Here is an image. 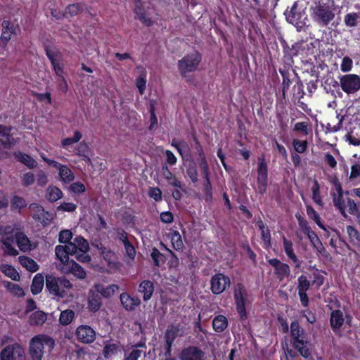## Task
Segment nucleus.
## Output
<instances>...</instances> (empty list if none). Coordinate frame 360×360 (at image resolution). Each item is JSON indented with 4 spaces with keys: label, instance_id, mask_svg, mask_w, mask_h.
<instances>
[{
    "label": "nucleus",
    "instance_id": "nucleus-26",
    "mask_svg": "<svg viewBox=\"0 0 360 360\" xmlns=\"http://www.w3.org/2000/svg\"><path fill=\"white\" fill-rule=\"evenodd\" d=\"M69 243L71 247V252H73L74 255L77 253V251L88 252L89 250V243L82 236H77L74 240V243Z\"/></svg>",
    "mask_w": 360,
    "mask_h": 360
},
{
    "label": "nucleus",
    "instance_id": "nucleus-61",
    "mask_svg": "<svg viewBox=\"0 0 360 360\" xmlns=\"http://www.w3.org/2000/svg\"><path fill=\"white\" fill-rule=\"evenodd\" d=\"M32 96L36 98L39 102L46 101L49 104L52 103L51 95L49 92L44 94L33 92Z\"/></svg>",
    "mask_w": 360,
    "mask_h": 360
},
{
    "label": "nucleus",
    "instance_id": "nucleus-21",
    "mask_svg": "<svg viewBox=\"0 0 360 360\" xmlns=\"http://www.w3.org/2000/svg\"><path fill=\"white\" fill-rule=\"evenodd\" d=\"M29 207L34 212L32 215V217L34 220L40 222L44 226L49 224L50 220L46 217L49 212H45L44 207L41 205L34 202L31 203Z\"/></svg>",
    "mask_w": 360,
    "mask_h": 360
},
{
    "label": "nucleus",
    "instance_id": "nucleus-14",
    "mask_svg": "<svg viewBox=\"0 0 360 360\" xmlns=\"http://www.w3.org/2000/svg\"><path fill=\"white\" fill-rule=\"evenodd\" d=\"M76 336L79 342L90 344L96 340V332L89 326L81 325L76 330Z\"/></svg>",
    "mask_w": 360,
    "mask_h": 360
},
{
    "label": "nucleus",
    "instance_id": "nucleus-5",
    "mask_svg": "<svg viewBox=\"0 0 360 360\" xmlns=\"http://www.w3.org/2000/svg\"><path fill=\"white\" fill-rule=\"evenodd\" d=\"M202 58V54L198 51H194L184 56L178 61L177 64L181 75L183 77H186L188 73L196 71Z\"/></svg>",
    "mask_w": 360,
    "mask_h": 360
},
{
    "label": "nucleus",
    "instance_id": "nucleus-58",
    "mask_svg": "<svg viewBox=\"0 0 360 360\" xmlns=\"http://www.w3.org/2000/svg\"><path fill=\"white\" fill-rule=\"evenodd\" d=\"M353 68L352 59L349 56H345L340 64V70L343 72H348L352 70Z\"/></svg>",
    "mask_w": 360,
    "mask_h": 360
},
{
    "label": "nucleus",
    "instance_id": "nucleus-6",
    "mask_svg": "<svg viewBox=\"0 0 360 360\" xmlns=\"http://www.w3.org/2000/svg\"><path fill=\"white\" fill-rule=\"evenodd\" d=\"M268 187V164L264 155L257 157V192L261 195L266 193Z\"/></svg>",
    "mask_w": 360,
    "mask_h": 360
},
{
    "label": "nucleus",
    "instance_id": "nucleus-27",
    "mask_svg": "<svg viewBox=\"0 0 360 360\" xmlns=\"http://www.w3.org/2000/svg\"><path fill=\"white\" fill-rule=\"evenodd\" d=\"M53 167L58 170L59 176L63 183L69 184L74 180L75 175L67 165H61L58 162V165Z\"/></svg>",
    "mask_w": 360,
    "mask_h": 360
},
{
    "label": "nucleus",
    "instance_id": "nucleus-53",
    "mask_svg": "<svg viewBox=\"0 0 360 360\" xmlns=\"http://www.w3.org/2000/svg\"><path fill=\"white\" fill-rule=\"evenodd\" d=\"M118 346L115 343H109L104 346L103 349V355L108 359L115 354L117 352Z\"/></svg>",
    "mask_w": 360,
    "mask_h": 360
},
{
    "label": "nucleus",
    "instance_id": "nucleus-9",
    "mask_svg": "<svg viewBox=\"0 0 360 360\" xmlns=\"http://www.w3.org/2000/svg\"><path fill=\"white\" fill-rule=\"evenodd\" d=\"M300 1H295L290 9H287L284 12L288 22L296 26H299V24L302 22V19L305 15V12L300 6Z\"/></svg>",
    "mask_w": 360,
    "mask_h": 360
},
{
    "label": "nucleus",
    "instance_id": "nucleus-60",
    "mask_svg": "<svg viewBox=\"0 0 360 360\" xmlns=\"http://www.w3.org/2000/svg\"><path fill=\"white\" fill-rule=\"evenodd\" d=\"M347 232L352 242L360 241L359 233L355 227L351 225L347 226Z\"/></svg>",
    "mask_w": 360,
    "mask_h": 360
},
{
    "label": "nucleus",
    "instance_id": "nucleus-45",
    "mask_svg": "<svg viewBox=\"0 0 360 360\" xmlns=\"http://www.w3.org/2000/svg\"><path fill=\"white\" fill-rule=\"evenodd\" d=\"M311 191L312 199L316 205L322 207L323 205V202L320 193V185L317 180H314L313 186L311 187Z\"/></svg>",
    "mask_w": 360,
    "mask_h": 360
},
{
    "label": "nucleus",
    "instance_id": "nucleus-31",
    "mask_svg": "<svg viewBox=\"0 0 360 360\" xmlns=\"http://www.w3.org/2000/svg\"><path fill=\"white\" fill-rule=\"evenodd\" d=\"M44 282V278L42 274H37L34 276L31 285V292L34 295H38L42 291Z\"/></svg>",
    "mask_w": 360,
    "mask_h": 360
},
{
    "label": "nucleus",
    "instance_id": "nucleus-64",
    "mask_svg": "<svg viewBox=\"0 0 360 360\" xmlns=\"http://www.w3.org/2000/svg\"><path fill=\"white\" fill-rule=\"evenodd\" d=\"M35 176L32 172H26L22 177V184L24 186H30L34 183Z\"/></svg>",
    "mask_w": 360,
    "mask_h": 360
},
{
    "label": "nucleus",
    "instance_id": "nucleus-41",
    "mask_svg": "<svg viewBox=\"0 0 360 360\" xmlns=\"http://www.w3.org/2000/svg\"><path fill=\"white\" fill-rule=\"evenodd\" d=\"M82 138V134L79 131L76 130L74 131L72 137H68L62 139L61 147L64 149H68L69 146L79 142Z\"/></svg>",
    "mask_w": 360,
    "mask_h": 360
},
{
    "label": "nucleus",
    "instance_id": "nucleus-17",
    "mask_svg": "<svg viewBox=\"0 0 360 360\" xmlns=\"http://www.w3.org/2000/svg\"><path fill=\"white\" fill-rule=\"evenodd\" d=\"M120 300L122 307L127 311H133L139 307L141 301L137 296H131L127 292H122L120 295Z\"/></svg>",
    "mask_w": 360,
    "mask_h": 360
},
{
    "label": "nucleus",
    "instance_id": "nucleus-49",
    "mask_svg": "<svg viewBox=\"0 0 360 360\" xmlns=\"http://www.w3.org/2000/svg\"><path fill=\"white\" fill-rule=\"evenodd\" d=\"M26 206V201L22 197L13 195L11 198V207L13 211L25 208Z\"/></svg>",
    "mask_w": 360,
    "mask_h": 360
},
{
    "label": "nucleus",
    "instance_id": "nucleus-24",
    "mask_svg": "<svg viewBox=\"0 0 360 360\" xmlns=\"http://www.w3.org/2000/svg\"><path fill=\"white\" fill-rule=\"evenodd\" d=\"M94 288L96 290L102 297L108 299L114 295L115 292L119 290V286L117 284L105 286L101 283H96L94 285Z\"/></svg>",
    "mask_w": 360,
    "mask_h": 360
},
{
    "label": "nucleus",
    "instance_id": "nucleus-20",
    "mask_svg": "<svg viewBox=\"0 0 360 360\" xmlns=\"http://www.w3.org/2000/svg\"><path fill=\"white\" fill-rule=\"evenodd\" d=\"M70 243L65 245H56L55 248L56 256L58 260L63 264V266L69 264L70 255H74L73 252H71Z\"/></svg>",
    "mask_w": 360,
    "mask_h": 360
},
{
    "label": "nucleus",
    "instance_id": "nucleus-62",
    "mask_svg": "<svg viewBox=\"0 0 360 360\" xmlns=\"http://www.w3.org/2000/svg\"><path fill=\"white\" fill-rule=\"evenodd\" d=\"M77 207V205L73 202H63L57 207V210L72 212L76 210Z\"/></svg>",
    "mask_w": 360,
    "mask_h": 360
},
{
    "label": "nucleus",
    "instance_id": "nucleus-13",
    "mask_svg": "<svg viewBox=\"0 0 360 360\" xmlns=\"http://www.w3.org/2000/svg\"><path fill=\"white\" fill-rule=\"evenodd\" d=\"M180 360H205V353L198 347L189 345L182 349Z\"/></svg>",
    "mask_w": 360,
    "mask_h": 360
},
{
    "label": "nucleus",
    "instance_id": "nucleus-32",
    "mask_svg": "<svg viewBox=\"0 0 360 360\" xmlns=\"http://www.w3.org/2000/svg\"><path fill=\"white\" fill-rule=\"evenodd\" d=\"M228 326L227 318L224 315L216 316L212 321V327L214 331L221 333Z\"/></svg>",
    "mask_w": 360,
    "mask_h": 360
},
{
    "label": "nucleus",
    "instance_id": "nucleus-56",
    "mask_svg": "<svg viewBox=\"0 0 360 360\" xmlns=\"http://www.w3.org/2000/svg\"><path fill=\"white\" fill-rule=\"evenodd\" d=\"M261 238L264 243V248L267 249L271 245V232L269 227L261 231Z\"/></svg>",
    "mask_w": 360,
    "mask_h": 360
},
{
    "label": "nucleus",
    "instance_id": "nucleus-8",
    "mask_svg": "<svg viewBox=\"0 0 360 360\" xmlns=\"http://www.w3.org/2000/svg\"><path fill=\"white\" fill-rule=\"evenodd\" d=\"M340 86L347 94H354L360 90V77L356 74H346L340 77Z\"/></svg>",
    "mask_w": 360,
    "mask_h": 360
},
{
    "label": "nucleus",
    "instance_id": "nucleus-40",
    "mask_svg": "<svg viewBox=\"0 0 360 360\" xmlns=\"http://www.w3.org/2000/svg\"><path fill=\"white\" fill-rule=\"evenodd\" d=\"M279 72L282 76V96L283 98H285L286 92L289 89L290 86L292 84L291 79L290 78V72L287 70L279 69Z\"/></svg>",
    "mask_w": 360,
    "mask_h": 360
},
{
    "label": "nucleus",
    "instance_id": "nucleus-11",
    "mask_svg": "<svg viewBox=\"0 0 360 360\" xmlns=\"http://www.w3.org/2000/svg\"><path fill=\"white\" fill-rule=\"evenodd\" d=\"M211 290L214 295H220L231 285L230 278L224 274L214 275L210 281Z\"/></svg>",
    "mask_w": 360,
    "mask_h": 360
},
{
    "label": "nucleus",
    "instance_id": "nucleus-22",
    "mask_svg": "<svg viewBox=\"0 0 360 360\" xmlns=\"http://www.w3.org/2000/svg\"><path fill=\"white\" fill-rule=\"evenodd\" d=\"M102 305V297L95 288L91 289L88 295V308L91 312L98 311Z\"/></svg>",
    "mask_w": 360,
    "mask_h": 360
},
{
    "label": "nucleus",
    "instance_id": "nucleus-47",
    "mask_svg": "<svg viewBox=\"0 0 360 360\" xmlns=\"http://www.w3.org/2000/svg\"><path fill=\"white\" fill-rule=\"evenodd\" d=\"M311 285V282L309 280L308 277L306 275L302 274L297 278V291H304L307 292L310 286Z\"/></svg>",
    "mask_w": 360,
    "mask_h": 360
},
{
    "label": "nucleus",
    "instance_id": "nucleus-51",
    "mask_svg": "<svg viewBox=\"0 0 360 360\" xmlns=\"http://www.w3.org/2000/svg\"><path fill=\"white\" fill-rule=\"evenodd\" d=\"M83 11V4L82 3H75L68 5L65 8V14L70 16H75Z\"/></svg>",
    "mask_w": 360,
    "mask_h": 360
},
{
    "label": "nucleus",
    "instance_id": "nucleus-48",
    "mask_svg": "<svg viewBox=\"0 0 360 360\" xmlns=\"http://www.w3.org/2000/svg\"><path fill=\"white\" fill-rule=\"evenodd\" d=\"M171 242L172 247L176 251H182L184 248V243L181 236L179 231H175L172 233Z\"/></svg>",
    "mask_w": 360,
    "mask_h": 360
},
{
    "label": "nucleus",
    "instance_id": "nucleus-36",
    "mask_svg": "<svg viewBox=\"0 0 360 360\" xmlns=\"http://www.w3.org/2000/svg\"><path fill=\"white\" fill-rule=\"evenodd\" d=\"M1 271L13 281H19L20 276L17 270L10 264H1L0 266Z\"/></svg>",
    "mask_w": 360,
    "mask_h": 360
},
{
    "label": "nucleus",
    "instance_id": "nucleus-55",
    "mask_svg": "<svg viewBox=\"0 0 360 360\" xmlns=\"http://www.w3.org/2000/svg\"><path fill=\"white\" fill-rule=\"evenodd\" d=\"M72 233L70 230H62L58 235V241L60 243L69 244V243H71L70 240L72 238Z\"/></svg>",
    "mask_w": 360,
    "mask_h": 360
},
{
    "label": "nucleus",
    "instance_id": "nucleus-63",
    "mask_svg": "<svg viewBox=\"0 0 360 360\" xmlns=\"http://www.w3.org/2000/svg\"><path fill=\"white\" fill-rule=\"evenodd\" d=\"M148 195L156 202L162 200V191L158 187H150Z\"/></svg>",
    "mask_w": 360,
    "mask_h": 360
},
{
    "label": "nucleus",
    "instance_id": "nucleus-4",
    "mask_svg": "<svg viewBox=\"0 0 360 360\" xmlns=\"http://www.w3.org/2000/svg\"><path fill=\"white\" fill-rule=\"evenodd\" d=\"M311 18L319 25L327 26L335 18L330 0H319L311 7Z\"/></svg>",
    "mask_w": 360,
    "mask_h": 360
},
{
    "label": "nucleus",
    "instance_id": "nucleus-37",
    "mask_svg": "<svg viewBox=\"0 0 360 360\" xmlns=\"http://www.w3.org/2000/svg\"><path fill=\"white\" fill-rule=\"evenodd\" d=\"M20 264L30 272H36L39 269L37 263L32 258L27 256L19 257Z\"/></svg>",
    "mask_w": 360,
    "mask_h": 360
},
{
    "label": "nucleus",
    "instance_id": "nucleus-54",
    "mask_svg": "<svg viewBox=\"0 0 360 360\" xmlns=\"http://www.w3.org/2000/svg\"><path fill=\"white\" fill-rule=\"evenodd\" d=\"M186 174L191 181L192 183L195 184L198 181V174L196 167L193 164H190L186 167Z\"/></svg>",
    "mask_w": 360,
    "mask_h": 360
},
{
    "label": "nucleus",
    "instance_id": "nucleus-1",
    "mask_svg": "<svg viewBox=\"0 0 360 360\" xmlns=\"http://www.w3.org/2000/svg\"><path fill=\"white\" fill-rule=\"evenodd\" d=\"M290 338L292 347L304 359H311L309 342L305 338V331L297 321H293L290 323Z\"/></svg>",
    "mask_w": 360,
    "mask_h": 360
},
{
    "label": "nucleus",
    "instance_id": "nucleus-57",
    "mask_svg": "<svg viewBox=\"0 0 360 360\" xmlns=\"http://www.w3.org/2000/svg\"><path fill=\"white\" fill-rule=\"evenodd\" d=\"M359 16L356 13H349L345 16V23L347 27H355L357 25Z\"/></svg>",
    "mask_w": 360,
    "mask_h": 360
},
{
    "label": "nucleus",
    "instance_id": "nucleus-12",
    "mask_svg": "<svg viewBox=\"0 0 360 360\" xmlns=\"http://www.w3.org/2000/svg\"><path fill=\"white\" fill-rule=\"evenodd\" d=\"M267 262L274 267V274L279 281H283L285 278L290 276V267L288 264L282 262L277 258L270 259Z\"/></svg>",
    "mask_w": 360,
    "mask_h": 360
},
{
    "label": "nucleus",
    "instance_id": "nucleus-3",
    "mask_svg": "<svg viewBox=\"0 0 360 360\" xmlns=\"http://www.w3.org/2000/svg\"><path fill=\"white\" fill-rule=\"evenodd\" d=\"M46 288L54 297L64 298L67 291L72 288L71 282L65 276H55L47 274L45 277Z\"/></svg>",
    "mask_w": 360,
    "mask_h": 360
},
{
    "label": "nucleus",
    "instance_id": "nucleus-43",
    "mask_svg": "<svg viewBox=\"0 0 360 360\" xmlns=\"http://www.w3.org/2000/svg\"><path fill=\"white\" fill-rule=\"evenodd\" d=\"M146 71L144 68H142L139 77L136 79V86L141 95L144 94L146 89Z\"/></svg>",
    "mask_w": 360,
    "mask_h": 360
},
{
    "label": "nucleus",
    "instance_id": "nucleus-59",
    "mask_svg": "<svg viewBox=\"0 0 360 360\" xmlns=\"http://www.w3.org/2000/svg\"><path fill=\"white\" fill-rule=\"evenodd\" d=\"M347 205L348 207V212L352 215H356L360 218V213H359V209L356 203L352 198H348L347 199Z\"/></svg>",
    "mask_w": 360,
    "mask_h": 360
},
{
    "label": "nucleus",
    "instance_id": "nucleus-52",
    "mask_svg": "<svg viewBox=\"0 0 360 360\" xmlns=\"http://www.w3.org/2000/svg\"><path fill=\"white\" fill-rule=\"evenodd\" d=\"M292 146L297 153H304L308 147V142L307 140L300 141L299 139H293Z\"/></svg>",
    "mask_w": 360,
    "mask_h": 360
},
{
    "label": "nucleus",
    "instance_id": "nucleus-33",
    "mask_svg": "<svg viewBox=\"0 0 360 360\" xmlns=\"http://www.w3.org/2000/svg\"><path fill=\"white\" fill-rule=\"evenodd\" d=\"M63 196V193L58 187L49 186L46 189V198L51 202L57 201L62 198Z\"/></svg>",
    "mask_w": 360,
    "mask_h": 360
},
{
    "label": "nucleus",
    "instance_id": "nucleus-44",
    "mask_svg": "<svg viewBox=\"0 0 360 360\" xmlns=\"http://www.w3.org/2000/svg\"><path fill=\"white\" fill-rule=\"evenodd\" d=\"M306 211L308 217L313 219L319 228L326 230V227L321 222L319 213L311 205L306 206Z\"/></svg>",
    "mask_w": 360,
    "mask_h": 360
},
{
    "label": "nucleus",
    "instance_id": "nucleus-39",
    "mask_svg": "<svg viewBox=\"0 0 360 360\" xmlns=\"http://www.w3.org/2000/svg\"><path fill=\"white\" fill-rule=\"evenodd\" d=\"M333 202L335 207L338 210L341 215L344 218H347V214L345 211V202L343 198V194H334L333 196Z\"/></svg>",
    "mask_w": 360,
    "mask_h": 360
},
{
    "label": "nucleus",
    "instance_id": "nucleus-34",
    "mask_svg": "<svg viewBox=\"0 0 360 360\" xmlns=\"http://www.w3.org/2000/svg\"><path fill=\"white\" fill-rule=\"evenodd\" d=\"M150 257L153 262L154 266L161 267L167 260L165 255L160 252L157 248H153L150 252Z\"/></svg>",
    "mask_w": 360,
    "mask_h": 360
},
{
    "label": "nucleus",
    "instance_id": "nucleus-19",
    "mask_svg": "<svg viewBox=\"0 0 360 360\" xmlns=\"http://www.w3.org/2000/svg\"><path fill=\"white\" fill-rule=\"evenodd\" d=\"M283 250L288 257L292 260L295 269H300L302 265V261L297 257L295 253L293 243L291 240H288L285 236H283Z\"/></svg>",
    "mask_w": 360,
    "mask_h": 360
},
{
    "label": "nucleus",
    "instance_id": "nucleus-46",
    "mask_svg": "<svg viewBox=\"0 0 360 360\" xmlns=\"http://www.w3.org/2000/svg\"><path fill=\"white\" fill-rule=\"evenodd\" d=\"M75 317V312L71 309L62 311L59 317V322L63 326L69 325Z\"/></svg>",
    "mask_w": 360,
    "mask_h": 360
},
{
    "label": "nucleus",
    "instance_id": "nucleus-18",
    "mask_svg": "<svg viewBox=\"0 0 360 360\" xmlns=\"http://www.w3.org/2000/svg\"><path fill=\"white\" fill-rule=\"evenodd\" d=\"M329 322L333 332L337 335H340L341 328L345 323L343 312L340 309L333 310L330 313Z\"/></svg>",
    "mask_w": 360,
    "mask_h": 360
},
{
    "label": "nucleus",
    "instance_id": "nucleus-16",
    "mask_svg": "<svg viewBox=\"0 0 360 360\" xmlns=\"http://www.w3.org/2000/svg\"><path fill=\"white\" fill-rule=\"evenodd\" d=\"M181 330L180 324H172L167 329L165 334V340L166 345L165 356H170L172 352V345L179 335V333Z\"/></svg>",
    "mask_w": 360,
    "mask_h": 360
},
{
    "label": "nucleus",
    "instance_id": "nucleus-15",
    "mask_svg": "<svg viewBox=\"0 0 360 360\" xmlns=\"http://www.w3.org/2000/svg\"><path fill=\"white\" fill-rule=\"evenodd\" d=\"M46 55L51 62V66L55 74L59 77H64V68L63 64L60 63L58 58L60 56L59 51H54L49 48L45 49Z\"/></svg>",
    "mask_w": 360,
    "mask_h": 360
},
{
    "label": "nucleus",
    "instance_id": "nucleus-25",
    "mask_svg": "<svg viewBox=\"0 0 360 360\" xmlns=\"http://www.w3.org/2000/svg\"><path fill=\"white\" fill-rule=\"evenodd\" d=\"M138 291L143 294V300L147 302L152 297L154 292V284L149 280H144L139 283Z\"/></svg>",
    "mask_w": 360,
    "mask_h": 360
},
{
    "label": "nucleus",
    "instance_id": "nucleus-10",
    "mask_svg": "<svg viewBox=\"0 0 360 360\" xmlns=\"http://www.w3.org/2000/svg\"><path fill=\"white\" fill-rule=\"evenodd\" d=\"M0 360H25V352L18 344L8 345L0 352Z\"/></svg>",
    "mask_w": 360,
    "mask_h": 360
},
{
    "label": "nucleus",
    "instance_id": "nucleus-28",
    "mask_svg": "<svg viewBox=\"0 0 360 360\" xmlns=\"http://www.w3.org/2000/svg\"><path fill=\"white\" fill-rule=\"evenodd\" d=\"M13 155L17 161L25 165L29 169H34L37 167V162L30 155L21 151L15 152Z\"/></svg>",
    "mask_w": 360,
    "mask_h": 360
},
{
    "label": "nucleus",
    "instance_id": "nucleus-38",
    "mask_svg": "<svg viewBox=\"0 0 360 360\" xmlns=\"http://www.w3.org/2000/svg\"><path fill=\"white\" fill-rule=\"evenodd\" d=\"M101 250L103 258L107 262L108 265L110 267L115 266L117 264V257L115 253L105 247L101 248Z\"/></svg>",
    "mask_w": 360,
    "mask_h": 360
},
{
    "label": "nucleus",
    "instance_id": "nucleus-2",
    "mask_svg": "<svg viewBox=\"0 0 360 360\" xmlns=\"http://www.w3.org/2000/svg\"><path fill=\"white\" fill-rule=\"evenodd\" d=\"M55 346L54 340L46 335H39L32 338L30 354L32 360H41L44 352L51 353Z\"/></svg>",
    "mask_w": 360,
    "mask_h": 360
},
{
    "label": "nucleus",
    "instance_id": "nucleus-29",
    "mask_svg": "<svg viewBox=\"0 0 360 360\" xmlns=\"http://www.w3.org/2000/svg\"><path fill=\"white\" fill-rule=\"evenodd\" d=\"M15 239L20 251L27 252L31 250L30 240L25 233L21 231L15 233Z\"/></svg>",
    "mask_w": 360,
    "mask_h": 360
},
{
    "label": "nucleus",
    "instance_id": "nucleus-42",
    "mask_svg": "<svg viewBox=\"0 0 360 360\" xmlns=\"http://www.w3.org/2000/svg\"><path fill=\"white\" fill-rule=\"evenodd\" d=\"M13 242L14 238L11 236H6L2 240L6 253L11 256H17L18 251L13 246L12 244Z\"/></svg>",
    "mask_w": 360,
    "mask_h": 360
},
{
    "label": "nucleus",
    "instance_id": "nucleus-35",
    "mask_svg": "<svg viewBox=\"0 0 360 360\" xmlns=\"http://www.w3.org/2000/svg\"><path fill=\"white\" fill-rule=\"evenodd\" d=\"M47 319L46 314L42 311H36L33 312L29 319V322L32 326H41Z\"/></svg>",
    "mask_w": 360,
    "mask_h": 360
},
{
    "label": "nucleus",
    "instance_id": "nucleus-23",
    "mask_svg": "<svg viewBox=\"0 0 360 360\" xmlns=\"http://www.w3.org/2000/svg\"><path fill=\"white\" fill-rule=\"evenodd\" d=\"M63 271L67 274H72L79 279H84L86 277V271L75 260L71 259L69 264L63 266Z\"/></svg>",
    "mask_w": 360,
    "mask_h": 360
},
{
    "label": "nucleus",
    "instance_id": "nucleus-7",
    "mask_svg": "<svg viewBox=\"0 0 360 360\" xmlns=\"http://www.w3.org/2000/svg\"><path fill=\"white\" fill-rule=\"evenodd\" d=\"M248 296V291L244 285L240 283H237L233 292V298L236 311L241 321H245L248 318L245 308Z\"/></svg>",
    "mask_w": 360,
    "mask_h": 360
},
{
    "label": "nucleus",
    "instance_id": "nucleus-50",
    "mask_svg": "<svg viewBox=\"0 0 360 360\" xmlns=\"http://www.w3.org/2000/svg\"><path fill=\"white\" fill-rule=\"evenodd\" d=\"M313 279L311 281V285L314 286L316 289H319L325 281V277L321 274L320 270L316 269L312 273Z\"/></svg>",
    "mask_w": 360,
    "mask_h": 360
},
{
    "label": "nucleus",
    "instance_id": "nucleus-30",
    "mask_svg": "<svg viewBox=\"0 0 360 360\" xmlns=\"http://www.w3.org/2000/svg\"><path fill=\"white\" fill-rule=\"evenodd\" d=\"M15 144V140L13 137L5 138V139H0V160L6 159L9 157V153L7 151L12 148Z\"/></svg>",
    "mask_w": 360,
    "mask_h": 360
}]
</instances>
